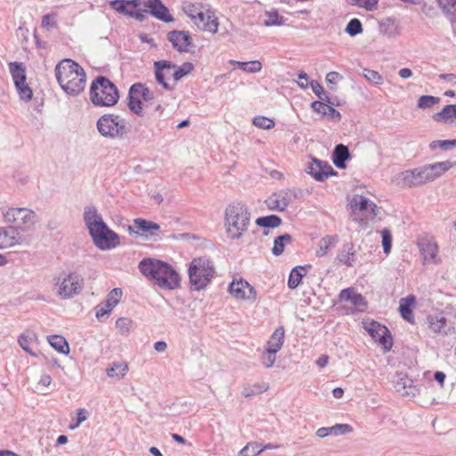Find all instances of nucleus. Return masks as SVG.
<instances>
[{
	"instance_id": "79ce46f5",
	"label": "nucleus",
	"mask_w": 456,
	"mask_h": 456,
	"mask_svg": "<svg viewBox=\"0 0 456 456\" xmlns=\"http://www.w3.org/2000/svg\"><path fill=\"white\" fill-rule=\"evenodd\" d=\"M310 86L314 94L321 101H323L329 104H333V100L328 95V94L324 91L323 87L316 80H312L310 82Z\"/></svg>"
},
{
	"instance_id": "ddd939ff",
	"label": "nucleus",
	"mask_w": 456,
	"mask_h": 456,
	"mask_svg": "<svg viewBox=\"0 0 456 456\" xmlns=\"http://www.w3.org/2000/svg\"><path fill=\"white\" fill-rule=\"evenodd\" d=\"M398 184L403 187H417L430 182L424 166L400 173Z\"/></svg>"
},
{
	"instance_id": "f03ea898",
	"label": "nucleus",
	"mask_w": 456,
	"mask_h": 456,
	"mask_svg": "<svg viewBox=\"0 0 456 456\" xmlns=\"http://www.w3.org/2000/svg\"><path fill=\"white\" fill-rule=\"evenodd\" d=\"M56 79L62 90L72 96L84 91L86 75L84 69L70 59H63L55 67Z\"/></svg>"
},
{
	"instance_id": "e433bc0d",
	"label": "nucleus",
	"mask_w": 456,
	"mask_h": 456,
	"mask_svg": "<svg viewBox=\"0 0 456 456\" xmlns=\"http://www.w3.org/2000/svg\"><path fill=\"white\" fill-rule=\"evenodd\" d=\"M354 256V251L353 250V245L346 243V244L343 245L342 248L338 253L337 259L340 263H342L347 266H353L354 260L353 258H351V256Z\"/></svg>"
},
{
	"instance_id": "09e8293b",
	"label": "nucleus",
	"mask_w": 456,
	"mask_h": 456,
	"mask_svg": "<svg viewBox=\"0 0 456 456\" xmlns=\"http://www.w3.org/2000/svg\"><path fill=\"white\" fill-rule=\"evenodd\" d=\"M263 452L261 444L257 443L247 444L240 452V456H257Z\"/></svg>"
},
{
	"instance_id": "0e129e2a",
	"label": "nucleus",
	"mask_w": 456,
	"mask_h": 456,
	"mask_svg": "<svg viewBox=\"0 0 456 456\" xmlns=\"http://www.w3.org/2000/svg\"><path fill=\"white\" fill-rule=\"evenodd\" d=\"M144 85L142 83H136L131 86L128 92V98H142V91Z\"/></svg>"
},
{
	"instance_id": "052dcab7",
	"label": "nucleus",
	"mask_w": 456,
	"mask_h": 456,
	"mask_svg": "<svg viewBox=\"0 0 456 456\" xmlns=\"http://www.w3.org/2000/svg\"><path fill=\"white\" fill-rule=\"evenodd\" d=\"M183 11L193 21L202 10L200 5L189 4L183 7Z\"/></svg>"
},
{
	"instance_id": "4c0bfd02",
	"label": "nucleus",
	"mask_w": 456,
	"mask_h": 456,
	"mask_svg": "<svg viewBox=\"0 0 456 456\" xmlns=\"http://www.w3.org/2000/svg\"><path fill=\"white\" fill-rule=\"evenodd\" d=\"M281 218L276 215H269L256 218V224L264 228H276L281 224Z\"/></svg>"
},
{
	"instance_id": "b1692460",
	"label": "nucleus",
	"mask_w": 456,
	"mask_h": 456,
	"mask_svg": "<svg viewBox=\"0 0 456 456\" xmlns=\"http://www.w3.org/2000/svg\"><path fill=\"white\" fill-rule=\"evenodd\" d=\"M338 297L341 302L348 301L360 310H363V308L366 306V301L364 297L361 294L356 293L353 288H346L342 289L338 295Z\"/></svg>"
},
{
	"instance_id": "1a4fd4ad",
	"label": "nucleus",
	"mask_w": 456,
	"mask_h": 456,
	"mask_svg": "<svg viewBox=\"0 0 456 456\" xmlns=\"http://www.w3.org/2000/svg\"><path fill=\"white\" fill-rule=\"evenodd\" d=\"M89 234L94 245L101 250H109L119 245V236L105 222L94 224V228L89 230Z\"/></svg>"
},
{
	"instance_id": "e2e57ef3",
	"label": "nucleus",
	"mask_w": 456,
	"mask_h": 456,
	"mask_svg": "<svg viewBox=\"0 0 456 456\" xmlns=\"http://www.w3.org/2000/svg\"><path fill=\"white\" fill-rule=\"evenodd\" d=\"M37 340V336L36 332L32 330H26L19 336L17 342H35Z\"/></svg>"
},
{
	"instance_id": "bf43d9fd",
	"label": "nucleus",
	"mask_w": 456,
	"mask_h": 456,
	"mask_svg": "<svg viewBox=\"0 0 456 456\" xmlns=\"http://www.w3.org/2000/svg\"><path fill=\"white\" fill-rule=\"evenodd\" d=\"M55 16V13H47L44 15L42 18V27L46 28L47 30L57 28Z\"/></svg>"
},
{
	"instance_id": "72a5a7b5",
	"label": "nucleus",
	"mask_w": 456,
	"mask_h": 456,
	"mask_svg": "<svg viewBox=\"0 0 456 456\" xmlns=\"http://www.w3.org/2000/svg\"><path fill=\"white\" fill-rule=\"evenodd\" d=\"M128 371V365L125 362H112L107 369L109 378L121 379Z\"/></svg>"
},
{
	"instance_id": "412c9836",
	"label": "nucleus",
	"mask_w": 456,
	"mask_h": 456,
	"mask_svg": "<svg viewBox=\"0 0 456 456\" xmlns=\"http://www.w3.org/2000/svg\"><path fill=\"white\" fill-rule=\"evenodd\" d=\"M364 328L374 342H393V338L387 326L376 321H371Z\"/></svg>"
},
{
	"instance_id": "4d7b16f0",
	"label": "nucleus",
	"mask_w": 456,
	"mask_h": 456,
	"mask_svg": "<svg viewBox=\"0 0 456 456\" xmlns=\"http://www.w3.org/2000/svg\"><path fill=\"white\" fill-rule=\"evenodd\" d=\"M266 206L270 210H276V211H284V208L280 202L279 198L277 197L276 193H273L272 196H270L265 200Z\"/></svg>"
},
{
	"instance_id": "473e14b6",
	"label": "nucleus",
	"mask_w": 456,
	"mask_h": 456,
	"mask_svg": "<svg viewBox=\"0 0 456 456\" xmlns=\"http://www.w3.org/2000/svg\"><path fill=\"white\" fill-rule=\"evenodd\" d=\"M9 69L15 86L23 85L26 82V70L21 62H10Z\"/></svg>"
},
{
	"instance_id": "603ef678",
	"label": "nucleus",
	"mask_w": 456,
	"mask_h": 456,
	"mask_svg": "<svg viewBox=\"0 0 456 456\" xmlns=\"http://www.w3.org/2000/svg\"><path fill=\"white\" fill-rule=\"evenodd\" d=\"M354 428L349 424H336L330 427V436H338L353 432Z\"/></svg>"
},
{
	"instance_id": "37998d69",
	"label": "nucleus",
	"mask_w": 456,
	"mask_h": 456,
	"mask_svg": "<svg viewBox=\"0 0 456 456\" xmlns=\"http://www.w3.org/2000/svg\"><path fill=\"white\" fill-rule=\"evenodd\" d=\"M362 24L357 18H354L347 23L345 32L350 37H355L362 32Z\"/></svg>"
},
{
	"instance_id": "7c9ffc66",
	"label": "nucleus",
	"mask_w": 456,
	"mask_h": 456,
	"mask_svg": "<svg viewBox=\"0 0 456 456\" xmlns=\"http://www.w3.org/2000/svg\"><path fill=\"white\" fill-rule=\"evenodd\" d=\"M283 344H268V346L263 351L261 362L265 368H271L275 360L276 354L281 349Z\"/></svg>"
},
{
	"instance_id": "13d9d810",
	"label": "nucleus",
	"mask_w": 456,
	"mask_h": 456,
	"mask_svg": "<svg viewBox=\"0 0 456 456\" xmlns=\"http://www.w3.org/2000/svg\"><path fill=\"white\" fill-rule=\"evenodd\" d=\"M142 100L140 98H128L127 97V106L129 110L138 116H142Z\"/></svg>"
},
{
	"instance_id": "cd10ccee",
	"label": "nucleus",
	"mask_w": 456,
	"mask_h": 456,
	"mask_svg": "<svg viewBox=\"0 0 456 456\" xmlns=\"http://www.w3.org/2000/svg\"><path fill=\"white\" fill-rule=\"evenodd\" d=\"M432 118L438 123L452 124L456 120V104L445 105L441 111L435 113Z\"/></svg>"
},
{
	"instance_id": "aec40b11",
	"label": "nucleus",
	"mask_w": 456,
	"mask_h": 456,
	"mask_svg": "<svg viewBox=\"0 0 456 456\" xmlns=\"http://www.w3.org/2000/svg\"><path fill=\"white\" fill-rule=\"evenodd\" d=\"M194 24L201 30L210 33H216L218 29V21L215 13L210 10L201 11L193 20Z\"/></svg>"
},
{
	"instance_id": "f8f14e48",
	"label": "nucleus",
	"mask_w": 456,
	"mask_h": 456,
	"mask_svg": "<svg viewBox=\"0 0 456 456\" xmlns=\"http://www.w3.org/2000/svg\"><path fill=\"white\" fill-rule=\"evenodd\" d=\"M142 0H111L110 5L116 12L131 17L138 21H143L146 14L141 10Z\"/></svg>"
},
{
	"instance_id": "9b49d317",
	"label": "nucleus",
	"mask_w": 456,
	"mask_h": 456,
	"mask_svg": "<svg viewBox=\"0 0 456 456\" xmlns=\"http://www.w3.org/2000/svg\"><path fill=\"white\" fill-rule=\"evenodd\" d=\"M4 217L6 222L15 224L17 229L23 230L33 225L37 220L36 213L25 208H10L4 214Z\"/></svg>"
},
{
	"instance_id": "680f3d73",
	"label": "nucleus",
	"mask_w": 456,
	"mask_h": 456,
	"mask_svg": "<svg viewBox=\"0 0 456 456\" xmlns=\"http://www.w3.org/2000/svg\"><path fill=\"white\" fill-rule=\"evenodd\" d=\"M394 25H395V19H393L391 17L386 18L379 22L380 31L382 33L387 34L389 37H391L393 35V32L390 31L389 28L391 27H394Z\"/></svg>"
},
{
	"instance_id": "6e6552de",
	"label": "nucleus",
	"mask_w": 456,
	"mask_h": 456,
	"mask_svg": "<svg viewBox=\"0 0 456 456\" xmlns=\"http://www.w3.org/2000/svg\"><path fill=\"white\" fill-rule=\"evenodd\" d=\"M84 277L77 272L62 273L55 281L56 294L62 299L72 298L81 293Z\"/></svg>"
},
{
	"instance_id": "49530a36",
	"label": "nucleus",
	"mask_w": 456,
	"mask_h": 456,
	"mask_svg": "<svg viewBox=\"0 0 456 456\" xmlns=\"http://www.w3.org/2000/svg\"><path fill=\"white\" fill-rule=\"evenodd\" d=\"M116 327L122 335L129 333L134 329V322L126 317H120L116 322Z\"/></svg>"
},
{
	"instance_id": "58836bf2",
	"label": "nucleus",
	"mask_w": 456,
	"mask_h": 456,
	"mask_svg": "<svg viewBox=\"0 0 456 456\" xmlns=\"http://www.w3.org/2000/svg\"><path fill=\"white\" fill-rule=\"evenodd\" d=\"M232 64L248 73H257L262 69V63L259 61H232Z\"/></svg>"
},
{
	"instance_id": "a211bd4d",
	"label": "nucleus",
	"mask_w": 456,
	"mask_h": 456,
	"mask_svg": "<svg viewBox=\"0 0 456 456\" xmlns=\"http://www.w3.org/2000/svg\"><path fill=\"white\" fill-rule=\"evenodd\" d=\"M167 40L179 53L189 52V47L192 45L190 33L184 30H172L168 32Z\"/></svg>"
},
{
	"instance_id": "6ab92c4d",
	"label": "nucleus",
	"mask_w": 456,
	"mask_h": 456,
	"mask_svg": "<svg viewBox=\"0 0 456 456\" xmlns=\"http://www.w3.org/2000/svg\"><path fill=\"white\" fill-rule=\"evenodd\" d=\"M122 296L121 289L115 288L107 295L106 300L102 303V305H98L96 308V317L98 320H102L103 317L108 316L112 311L113 307L118 305Z\"/></svg>"
},
{
	"instance_id": "39448f33",
	"label": "nucleus",
	"mask_w": 456,
	"mask_h": 456,
	"mask_svg": "<svg viewBox=\"0 0 456 456\" xmlns=\"http://www.w3.org/2000/svg\"><path fill=\"white\" fill-rule=\"evenodd\" d=\"M89 94L94 106L111 107L119 99L118 87L104 76H98L93 80Z\"/></svg>"
},
{
	"instance_id": "338daca9",
	"label": "nucleus",
	"mask_w": 456,
	"mask_h": 456,
	"mask_svg": "<svg viewBox=\"0 0 456 456\" xmlns=\"http://www.w3.org/2000/svg\"><path fill=\"white\" fill-rule=\"evenodd\" d=\"M329 103L323 102V101H314L312 102L311 107L313 110L321 114L322 117H325L328 112H326V108Z\"/></svg>"
},
{
	"instance_id": "8fccbe9b",
	"label": "nucleus",
	"mask_w": 456,
	"mask_h": 456,
	"mask_svg": "<svg viewBox=\"0 0 456 456\" xmlns=\"http://www.w3.org/2000/svg\"><path fill=\"white\" fill-rule=\"evenodd\" d=\"M277 197L280 200V202L283 206L284 209L293 201L294 199L297 198V193L294 190H286L281 191L279 193H276Z\"/></svg>"
},
{
	"instance_id": "4468645a",
	"label": "nucleus",
	"mask_w": 456,
	"mask_h": 456,
	"mask_svg": "<svg viewBox=\"0 0 456 456\" xmlns=\"http://www.w3.org/2000/svg\"><path fill=\"white\" fill-rule=\"evenodd\" d=\"M142 8H141V10L144 14H146V16L151 14L154 18L164 22H171L174 20L168 8L161 0H142Z\"/></svg>"
},
{
	"instance_id": "c85d7f7f",
	"label": "nucleus",
	"mask_w": 456,
	"mask_h": 456,
	"mask_svg": "<svg viewBox=\"0 0 456 456\" xmlns=\"http://www.w3.org/2000/svg\"><path fill=\"white\" fill-rule=\"evenodd\" d=\"M452 167L450 161H442L436 162L433 164L425 165L424 167L428 174V176H430V182L436 180L443 174H444L447 170H449Z\"/></svg>"
},
{
	"instance_id": "393cba45",
	"label": "nucleus",
	"mask_w": 456,
	"mask_h": 456,
	"mask_svg": "<svg viewBox=\"0 0 456 456\" xmlns=\"http://www.w3.org/2000/svg\"><path fill=\"white\" fill-rule=\"evenodd\" d=\"M350 206L353 211L360 210V211H365L369 208L370 209V213L373 216L378 215V207L377 205L370 201L369 199H367L364 196L362 195H355L353 200L350 202Z\"/></svg>"
},
{
	"instance_id": "3c124183",
	"label": "nucleus",
	"mask_w": 456,
	"mask_h": 456,
	"mask_svg": "<svg viewBox=\"0 0 456 456\" xmlns=\"http://www.w3.org/2000/svg\"><path fill=\"white\" fill-rule=\"evenodd\" d=\"M252 123L255 126L266 130L271 129L275 126V122L272 118H268L264 116L255 117Z\"/></svg>"
},
{
	"instance_id": "2f4dec72",
	"label": "nucleus",
	"mask_w": 456,
	"mask_h": 456,
	"mask_svg": "<svg viewBox=\"0 0 456 456\" xmlns=\"http://www.w3.org/2000/svg\"><path fill=\"white\" fill-rule=\"evenodd\" d=\"M443 14L452 23H456V0H436Z\"/></svg>"
},
{
	"instance_id": "6e6d98bb",
	"label": "nucleus",
	"mask_w": 456,
	"mask_h": 456,
	"mask_svg": "<svg viewBox=\"0 0 456 456\" xmlns=\"http://www.w3.org/2000/svg\"><path fill=\"white\" fill-rule=\"evenodd\" d=\"M363 76L369 82L373 83L375 85H380L383 82L382 76L376 70L364 69Z\"/></svg>"
},
{
	"instance_id": "69168bd1",
	"label": "nucleus",
	"mask_w": 456,
	"mask_h": 456,
	"mask_svg": "<svg viewBox=\"0 0 456 456\" xmlns=\"http://www.w3.org/2000/svg\"><path fill=\"white\" fill-rule=\"evenodd\" d=\"M342 76L336 71H330L326 76V82L330 86V90L336 89V82L338 79H341Z\"/></svg>"
},
{
	"instance_id": "f704fd0d",
	"label": "nucleus",
	"mask_w": 456,
	"mask_h": 456,
	"mask_svg": "<svg viewBox=\"0 0 456 456\" xmlns=\"http://www.w3.org/2000/svg\"><path fill=\"white\" fill-rule=\"evenodd\" d=\"M84 221L88 229L94 228V224L104 222L102 216L98 214L95 207L88 206L85 208Z\"/></svg>"
},
{
	"instance_id": "9d476101",
	"label": "nucleus",
	"mask_w": 456,
	"mask_h": 456,
	"mask_svg": "<svg viewBox=\"0 0 456 456\" xmlns=\"http://www.w3.org/2000/svg\"><path fill=\"white\" fill-rule=\"evenodd\" d=\"M428 330L437 337H444L455 333L454 322L444 313L429 315L427 319Z\"/></svg>"
},
{
	"instance_id": "f3484780",
	"label": "nucleus",
	"mask_w": 456,
	"mask_h": 456,
	"mask_svg": "<svg viewBox=\"0 0 456 456\" xmlns=\"http://www.w3.org/2000/svg\"><path fill=\"white\" fill-rule=\"evenodd\" d=\"M159 229L160 226L157 223L142 218L134 219L133 226H128L129 233H138L139 232H142V234L146 237L150 236L153 238L154 240L161 239V236L155 232L156 231H159Z\"/></svg>"
},
{
	"instance_id": "a878e982",
	"label": "nucleus",
	"mask_w": 456,
	"mask_h": 456,
	"mask_svg": "<svg viewBox=\"0 0 456 456\" xmlns=\"http://www.w3.org/2000/svg\"><path fill=\"white\" fill-rule=\"evenodd\" d=\"M350 159L351 154L348 148L346 145L338 144L335 146L332 153V161L337 167L340 169L346 168V162Z\"/></svg>"
},
{
	"instance_id": "4be33fe9",
	"label": "nucleus",
	"mask_w": 456,
	"mask_h": 456,
	"mask_svg": "<svg viewBox=\"0 0 456 456\" xmlns=\"http://www.w3.org/2000/svg\"><path fill=\"white\" fill-rule=\"evenodd\" d=\"M229 291L238 299H254L256 295L255 289L243 280L233 281L229 286Z\"/></svg>"
},
{
	"instance_id": "5fc2aeb1",
	"label": "nucleus",
	"mask_w": 456,
	"mask_h": 456,
	"mask_svg": "<svg viewBox=\"0 0 456 456\" xmlns=\"http://www.w3.org/2000/svg\"><path fill=\"white\" fill-rule=\"evenodd\" d=\"M382 247L385 254H388L392 248V234L387 228L381 231Z\"/></svg>"
},
{
	"instance_id": "bb28decb",
	"label": "nucleus",
	"mask_w": 456,
	"mask_h": 456,
	"mask_svg": "<svg viewBox=\"0 0 456 456\" xmlns=\"http://www.w3.org/2000/svg\"><path fill=\"white\" fill-rule=\"evenodd\" d=\"M395 389L397 392H402L403 395H415V393L418 391L416 387L413 386V380L407 374H398L395 380Z\"/></svg>"
},
{
	"instance_id": "f257e3e1",
	"label": "nucleus",
	"mask_w": 456,
	"mask_h": 456,
	"mask_svg": "<svg viewBox=\"0 0 456 456\" xmlns=\"http://www.w3.org/2000/svg\"><path fill=\"white\" fill-rule=\"evenodd\" d=\"M138 269L143 276L162 289L174 290L180 287L179 273L165 261L146 257L139 262Z\"/></svg>"
},
{
	"instance_id": "c03bdc74",
	"label": "nucleus",
	"mask_w": 456,
	"mask_h": 456,
	"mask_svg": "<svg viewBox=\"0 0 456 456\" xmlns=\"http://www.w3.org/2000/svg\"><path fill=\"white\" fill-rule=\"evenodd\" d=\"M456 147V139L453 140H435L429 143V149L435 151L440 148L443 151H449Z\"/></svg>"
},
{
	"instance_id": "dca6fc26",
	"label": "nucleus",
	"mask_w": 456,
	"mask_h": 456,
	"mask_svg": "<svg viewBox=\"0 0 456 456\" xmlns=\"http://www.w3.org/2000/svg\"><path fill=\"white\" fill-rule=\"evenodd\" d=\"M418 247L425 263L439 264L437 258L438 246L433 237L425 235L419 239Z\"/></svg>"
},
{
	"instance_id": "c9c22d12",
	"label": "nucleus",
	"mask_w": 456,
	"mask_h": 456,
	"mask_svg": "<svg viewBox=\"0 0 456 456\" xmlns=\"http://www.w3.org/2000/svg\"><path fill=\"white\" fill-rule=\"evenodd\" d=\"M305 266H296L294 267L289 276L288 280V287L291 289H295L300 284L301 280L304 276H305Z\"/></svg>"
},
{
	"instance_id": "a19ab883",
	"label": "nucleus",
	"mask_w": 456,
	"mask_h": 456,
	"mask_svg": "<svg viewBox=\"0 0 456 456\" xmlns=\"http://www.w3.org/2000/svg\"><path fill=\"white\" fill-rule=\"evenodd\" d=\"M265 16L268 18L264 21V25L266 27L281 26L286 21V19L281 16L277 10L265 12Z\"/></svg>"
},
{
	"instance_id": "ea45409f",
	"label": "nucleus",
	"mask_w": 456,
	"mask_h": 456,
	"mask_svg": "<svg viewBox=\"0 0 456 456\" xmlns=\"http://www.w3.org/2000/svg\"><path fill=\"white\" fill-rule=\"evenodd\" d=\"M291 241L292 236L288 233L276 237L274 239L273 247L272 248L273 254L274 256L281 255L284 251L285 245L290 243Z\"/></svg>"
},
{
	"instance_id": "20e7f679",
	"label": "nucleus",
	"mask_w": 456,
	"mask_h": 456,
	"mask_svg": "<svg viewBox=\"0 0 456 456\" xmlns=\"http://www.w3.org/2000/svg\"><path fill=\"white\" fill-rule=\"evenodd\" d=\"M215 273L216 267L209 257L204 256L193 258L188 269L191 289L196 291L204 289L209 284Z\"/></svg>"
},
{
	"instance_id": "2eb2a0df",
	"label": "nucleus",
	"mask_w": 456,
	"mask_h": 456,
	"mask_svg": "<svg viewBox=\"0 0 456 456\" xmlns=\"http://www.w3.org/2000/svg\"><path fill=\"white\" fill-rule=\"evenodd\" d=\"M311 160L305 171L316 181L322 182L328 177L338 174L327 161L321 160L315 157H312Z\"/></svg>"
},
{
	"instance_id": "c756f323",
	"label": "nucleus",
	"mask_w": 456,
	"mask_h": 456,
	"mask_svg": "<svg viewBox=\"0 0 456 456\" xmlns=\"http://www.w3.org/2000/svg\"><path fill=\"white\" fill-rule=\"evenodd\" d=\"M416 303L415 297L409 295L406 297H403L400 300L399 312L401 316L409 322H413V312L412 308Z\"/></svg>"
},
{
	"instance_id": "864d4df0",
	"label": "nucleus",
	"mask_w": 456,
	"mask_h": 456,
	"mask_svg": "<svg viewBox=\"0 0 456 456\" xmlns=\"http://www.w3.org/2000/svg\"><path fill=\"white\" fill-rule=\"evenodd\" d=\"M15 87L17 89L20 100L24 102H28L32 99L33 92L32 89L27 84V82H25L23 85L15 86Z\"/></svg>"
},
{
	"instance_id": "de8ad7c7",
	"label": "nucleus",
	"mask_w": 456,
	"mask_h": 456,
	"mask_svg": "<svg viewBox=\"0 0 456 456\" xmlns=\"http://www.w3.org/2000/svg\"><path fill=\"white\" fill-rule=\"evenodd\" d=\"M440 101H441V99L436 96L421 95L418 100L417 106L419 109H428V108H431L434 105L439 103Z\"/></svg>"
},
{
	"instance_id": "0eeeda50",
	"label": "nucleus",
	"mask_w": 456,
	"mask_h": 456,
	"mask_svg": "<svg viewBox=\"0 0 456 456\" xmlns=\"http://www.w3.org/2000/svg\"><path fill=\"white\" fill-rule=\"evenodd\" d=\"M153 66L156 81L167 91H172L175 85H170L167 82L166 74L164 73L165 70L175 69L172 76L174 80L177 82L194 69V65L189 61L183 63L181 66H177L169 61L162 60L155 61Z\"/></svg>"
},
{
	"instance_id": "5701e85b",
	"label": "nucleus",
	"mask_w": 456,
	"mask_h": 456,
	"mask_svg": "<svg viewBox=\"0 0 456 456\" xmlns=\"http://www.w3.org/2000/svg\"><path fill=\"white\" fill-rule=\"evenodd\" d=\"M20 240V235L17 227L8 226L0 228V249L19 244Z\"/></svg>"
},
{
	"instance_id": "423d86ee",
	"label": "nucleus",
	"mask_w": 456,
	"mask_h": 456,
	"mask_svg": "<svg viewBox=\"0 0 456 456\" xmlns=\"http://www.w3.org/2000/svg\"><path fill=\"white\" fill-rule=\"evenodd\" d=\"M99 134L109 139L124 140L130 134V126L126 118L117 114H104L96 122Z\"/></svg>"
},
{
	"instance_id": "7ed1b4c3",
	"label": "nucleus",
	"mask_w": 456,
	"mask_h": 456,
	"mask_svg": "<svg viewBox=\"0 0 456 456\" xmlns=\"http://www.w3.org/2000/svg\"><path fill=\"white\" fill-rule=\"evenodd\" d=\"M249 221L250 213L244 204L238 202L225 208L224 224L231 239H240L248 230Z\"/></svg>"
},
{
	"instance_id": "a18cd8bd",
	"label": "nucleus",
	"mask_w": 456,
	"mask_h": 456,
	"mask_svg": "<svg viewBox=\"0 0 456 456\" xmlns=\"http://www.w3.org/2000/svg\"><path fill=\"white\" fill-rule=\"evenodd\" d=\"M338 241V237L337 235H327L323 237L320 241V251L321 255H325L329 248L334 247Z\"/></svg>"
},
{
	"instance_id": "774afa93",
	"label": "nucleus",
	"mask_w": 456,
	"mask_h": 456,
	"mask_svg": "<svg viewBox=\"0 0 456 456\" xmlns=\"http://www.w3.org/2000/svg\"><path fill=\"white\" fill-rule=\"evenodd\" d=\"M354 4L360 7L372 11L378 5V0H354Z\"/></svg>"
}]
</instances>
